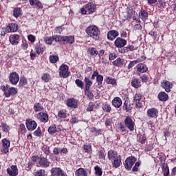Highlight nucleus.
<instances>
[{"mask_svg":"<svg viewBox=\"0 0 176 176\" xmlns=\"http://www.w3.org/2000/svg\"><path fill=\"white\" fill-rule=\"evenodd\" d=\"M127 45V40L118 37L114 41V46L118 49H123Z\"/></svg>","mask_w":176,"mask_h":176,"instance_id":"nucleus-11","label":"nucleus"},{"mask_svg":"<svg viewBox=\"0 0 176 176\" xmlns=\"http://www.w3.org/2000/svg\"><path fill=\"white\" fill-rule=\"evenodd\" d=\"M17 94V88L13 87L9 88L6 91V97L9 98L10 96H16Z\"/></svg>","mask_w":176,"mask_h":176,"instance_id":"nucleus-31","label":"nucleus"},{"mask_svg":"<svg viewBox=\"0 0 176 176\" xmlns=\"http://www.w3.org/2000/svg\"><path fill=\"white\" fill-rule=\"evenodd\" d=\"M104 81V76L101 74H98L96 77V82L98 83V86H101L102 85V82Z\"/></svg>","mask_w":176,"mask_h":176,"instance_id":"nucleus-61","label":"nucleus"},{"mask_svg":"<svg viewBox=\"0 0 176 176\" xmlns=\"http://www.w3.org/2000/svg\"><path fill=\"white\" fill-rule=\"evenodd\" d=\"M138 141V142L142 144V145H144V144H145V142H146V135H145V134L140 135Z\"/></svg>","mask_w":176,"mask_h":176,"instance_id":"nucleus-57","label":"nucleus"},{"mask_svg":"<svg viewBox=\"0 0 176 176\" xmlns=\"http://www.w3.org/2000/svg\"><path fill=\"white\" fill-rule=\"evenodd\" d=\"M85 32L89 38H91L94 41H98L101 32L97 25H91L87 28Z\"/></svg>","mask_w":176,"mask_h":176,"instance_id":"nucleus-3","label":"nucleus"},{"mask_svg":"<svg viewBox=\"0 0 176 176\" xmlns=\"http://www.w3.org/2000/svg\"><path fill=\"white\" fill-rule=\"evenodd\" d=\"M13 16L16 19H18V17H20V16H23V10H21V8H15L13 10Z\"/></svg>","mask_w":176,"mask_h":176,"instance_id":"nucleus-37","label":"nucleus"},{"mask_svg":"<svg viewBox=\"0 0 176 176\" xmlns=\"http://www.w3.org/2000/svg\"><path fill=\"white\" fill-rule=\"evenodd\" d=\"M105 82L107 85H112V86H116L118 85L116 79L109 76L106 78Z\"/></svg>","mask_w":176,"mask_h":176,"instance_id":"nucleus-44","label":"nucleus"},{"mask_svg":"<svg viewBox=\"0 0 176 176\" xmlns=\"http://www.w3.org/2000/svg\"><path fill=\"white\" fill-rule=\"evenodd\" d=\"M158 100L160 101H167L168 100V94L164 91H161L157 95Z\"/></svg>","mask_w":176,"mask_h":176,"instance_id":"nucleus-34","label":"nucleus"},{"mask_svg":"<svg viewBox=\"0 0 176 176\" xmlns=\"http://www.w3.org/2000/svg\"><path fill=\"white\" fill-rule=\"evenodd\" d=\"M60 58L57 55H50L49 61L51 64H56V63H58Z\"/></svg>","mask_w":176,"mask_h":176,"instance_id":"nucleus-45","label":"nucleus"},{"mask_svg":"<svg viewBox=\"0 0 176 176\" xmlns=\"http://www.w3.org/2000/svg\"><path fill=\"white\" fill-rule=\"evenodd\" d=\"M142 94H136L133 97V102L135 103L136 108H142V102H141V100L142 99Z\"/></svg>","mask_w":176,"mask_h":176,"instance_id":"nucleus-17","label":"nucleus"},{"mask_svg":"<svg viewBox=\"0 0 176 176\" xmlns=\"http://www.w3.org/2000/svg\"><path fill=\"white\" fill-rule=\"evenodd\" d=\"M19 25L16 23H10L6 27V32H16Z\"/></svg>","mask_w":176,"mask_h":176,"instance_id":"nucleus-28","label":"nucleus"},{"mask_svg":"<svg viewBox=\"0 0 176 176\" xmlns=\"http://www.w3.org/2000/svg\"><path fill=\"white\" fill-rule=\"evenodd\" d=\"M109 160L111 161L114 168H119L122 166V157L118 154V152L113 150H109L107 153Z\"/></svg>","mask_w":176,"mask_h":176,"instance_id":"nucleus-2","label":"nucleus"},{"mask_svg":"<svg viewBox=\"0 0 176 176\" xmlns=\"http://www.w3.org/2000/svg\"><path fill=\"white\" fill-rule=\"evenodd\" d=\"M69 67L65 64H62L59 67V76L60 78H63L64 79L69 76Z\"/></svg>","mask_w":176,"mask_h":176,"instance_id":"nucleus-5","label":"nucleus"},{"mask_svg":"<svg viewBox=\"0 0 176 176\" xmlns=\"http://www.w3.org/2000/svg\"><path fill=\"white\" fill-rule=\"evenodd\" d=\"M137 162V157L133 155L126 157L124 164V168L126 170V171H130V170L132 168V171L133 173H138L139 167L141 166V162Z\"/></svg>","mask_w":176,"mask_h":176,"instance_id":"nucleus-1","label":"nucleus"},{"mask_svg":"<svg viewBox=\"0 0 176 176\" xmlns=\"http://www.w3.org/2000/svg\"><path fill=\"white\" fill-rule=\"evenodd\" d=\"M35 137H43V133H42V130L41 126H38L37 129L33 133Z\"/></svg>","mask_w":176,"mask_h":176,"instance_id":"nucleus-58","label":"nucleus"},{"mask_svg":"<svg viewBox=\"0 0 176 176\" xmlns=\"http://www.w3.org/2000/svg\"><path fill=\"white\" fill-rule=\"evenodd\" d=\"M59 43H63V45H72L75 43V36H58V38Z\"/></svg>","mask_w":176,"mask_h":176,"instance_id":"nucleus-4","label":"nucleus"},{"mask_svg":"<svg viewBox=\"0 0 176 176\" xmlns=\"http://www.w3.org/2000/svg\"><path fill=\"white\" fill-rule=\"evenodd\" d=\"M19 132L21 134L24 135L27 133V128H25V125L24 124H20L19 126Z\"/></svg>","mask_w":176,"mask_h":176,"instance_id":"nucleus-53","label":"nucleus"},{"mask_svg":"<svg viewBox=\"0 0 176 176\" xmlns=\"http://www.w3.org/2000/svg\"><path fill=\"white\" fill-rule=\"evenodd\" d=\"M111 104L114 108L119 109L122 107L123 101L120 97L116 96L112 100Z\"/></svg>","mask_w":176,"mask_h":176,"instance_id":"nucleus-24","label":"nucleus"},{"mask_svg":"<svg viewBox=\"0 0 176 176\" xmlns=\"http://www.w3.org/2000/svg\"><path fill=\"white\" fill-rule=\"evenodd\" d=\"M139 16L142 21H146L148 20V14L146 10H140Z\"/></svg>","mask_w":176,"mask_h":176,"instance_id":"nucleus-40","label":"nucleus"},{"mask_svg":"<svg viewBox=\"0 0 176 176\" xmlns=\"http://www.w3.org/2000/svg\"><path fill=\"white\" fill-rule=\"evenodd\" d=\"M83 149L85 151V153H89V155H91L93 153V149L91 148V144H84L83 145Z\"/></svg>","mask_w":176,"mask_h":176,"instance_id":"nucleus-47","label":"nucleus"},{"mask_svg":"<svg viewBox=\"0 0 176 176\" xmlns=\"http://www.w3.org/2000/svg\"><path fill=\"white\" fill-rule=\"evenodd\" d=\"M7 174L10 176L19 175V168L16 165H12L10 168H7Z\"/></svg>","mask_w":176,"mask_h":176,"instance_id":"nucleus-20","label":"nucleus"},{"mask_svg":"<svg viewBox=\"0 0 176 176\" xmlns=\"http://www.w3.org/2000/svg\"><path fill=\"white\" fill-rule=\"evenodd\" d=\"M67 113H68V111H67V109H63L59 110L58 111V119H66Z\"/></svg>","mask_w":176,"mask_h":176,"instance_id":"nucleus-38","label":"nucleus"},{"mask_svg":"<svg viewBox=\"0 0 176 176\" xmlns=\"http://www.w3.org/2000/svg\"><path fill=\"white\" fill-rule=\"evenodd\" d=\"M28 82L27 81V78H21L19 80V86L20 87H23V86H25Z\"/></svg>","mask_w":176,"mask_h":176,"instance_id":"nucleus-63","label":"nucleus"},{"mask_svg":"<svg viewBox=\"0 0 176 176\" xmlns=\"http://www.w3.org/2000/svg\"><path fill=\"white\" fill-rule=\"evenodd\" d=\"M47 131L49 134H50L51 135H53L56 134V133H60V131H61V129L57 128L56 126V124H54L49 126Z\"/></svg>","mask_w":176,"mask_h":176,"instance_id":"nucleus-27","label":"nucleus"},{"mask_svg":"<svg viewBox=\"0 0 176 176\" xmlns=\"http://www.w3.org/2000/svg\"><path fill=\"white\" fill-rule=\"evenodd\" d=\"M30 5L31 6H34L36 9H43V5L39 0H29Z\"/></svg>","mask_w":176,"mask_h":176,"instance_id":"nucleus-26","label":"nucleus"},{"mask_svg":"<svg viewBox=\"0 0 176 176\" xmlns=\"http://www.w3.org/2000/svg\"><path fill=\"white\" fill-rule=\"evenodd\" d=\"M51 174L52 176H67V173L61 168H52Z\"/></svg>","mask_w":176,"mask_h":176,"instance_id":"nucleus-15","label":"nucleus"},{"mask_svg":"<svg viewBox=\"0 0 176 176\" xmlns=\"http://www.w3.org/2000/svg\"><path fill=\"white\" fill-rule=\"evenodd\" d=\"M41 151H43L45 155L49 156V154L50 153V147H49L47 144H44L41 148Z\"/></svg>","mask_w":176,"mask_h":176,"instance_id":"nucleus-52","label":"nucleus"},{"mask_svg":"<svg viewBox=\"0 0 176 176\" xmlns=\"http://www.w3.org/2000/svg\"><path fill=\"white\" fill-rule=\"evenodd\" d=\"M38 164L42 168H47L50 166V161L47 160V157L40 155Z\"/></svg>","mask_w":176,"mask_h":176,"instance_id":"nucleus-12","label":"nucleus"},{"mask_svg":"<svg viewBox=\"0 0 176 176\" xmlns=\"http://www.w3.org/2000/svg\"><path fill=\"white\" fill-rule=\"evenodd\" d=\"M162 171L164 173V176L170 175V168H168V164L166 163L162 164Z\"/></svg>","mask_w":176,"mask_h":176,"instance_id":"nucleus-42","label":"nucleus"},{"mask_svg":"<svg viewBox=\"0 0 176 176\" xmlns=\"http://www.w3.org/2000/svg\"><path fill=\"white\" fill-rule=\"evenodd\" d=\"M85 9L88 10V14H93V13H94V11L96 10V6L94 5V3H88L85 6Z\"/></svg>","mask_w":176,"mask_h":176,"instance_id":"nucleus-33","label":"nucleus"},{"mask_svg":"<svg viewBox=\"0 0 176 176\" xmlns=\"http://www.w3.org/2000/svg\"><path fill=\"white\" fill-rule=\"evenodd\" d=\"M43 41L46 45H52L55 41V42H58V36L54 35L52 36H46L43 38Z\"/></svg>","mask_w":176,"mask_h":176,"instance_id":"nucleus-22","label":"nucleus"},{"mask_svg":"<svg viewBox=\"0 0 176 176\" xmlns=\"http://www.w3.org/2000/svg\"><path fill=\"white\" fill-rule=\"evenodd\" d=\"M138 61L139 60H137L131 61L128 65V67H127L128 69H131V68H133L134 65H135V64H138Z\"/></svg>","mask_w":176,"mask_h":176,"instance_id":"nucleus-64","label":"nucleus"},{"mask_svg":"<svg viewBox=\"0 0 176 176\" xmlns=\"http://www.w3.org/2000/svg\"><path fill=\"white\" fill-rule=\"evenodd\" d=\"M173 86H174L173 82L167 80H163L161 82V87L162 89H164L166 93H170L171 91V89H173Z\"/></svg>","mask_w":176,"mask_h":176,"instance_id":"nucleus-14","label":"nucleus"},{"mask_svg":"<svg viewBox=\"0 0 176 176\" xmlns=\"http://www.w3.org/2000/svg\"><path fill=\"white\" fill-rule=\"evenodd\" d=\"M113 65L114 67H123V65H126V63L124 62V59L118 57L116 60L112 62Z\"/></svg>","mask_w":176,"mask_h":176,"instance_id":"nucleus-30","label":"nucleus"},{"mask_svg":"<svg viewBox=\"0 0 176 176\" xmlns=\"http://www.w3.org/2000/svg\"><path fill=\"white\" fill-rule=\"evenodd\" d=\"M34 49L36 54L39 56L40 54H43V52L46 50V47L43 45L42 43H41V41H38V43L34 45Z\"/></svg>","mask_w":176,"mask_h":176,"instance_id":"nucleus-18","label":"nucleus"},{"mask_svg":"<svg viewBox=\"0 0 176 176\" xmlns=\"http://www.w3.org/2000/svg\"><path fill=\"white\" fill-rule=\"evenodd\" d=\"M41 79L43 82L47 83V82L50 81L51 76L48 73H44L41 76Z\"/></svg>","mask_w":176,"mask_h":176,"instance_id":"nucleus-51","label":"nucleus"},{"mask_svg":"<svg viewBox=\"0 0 176 176\" xmlns=\"http://www.w3.org/2000/svg\"><path fill=\"white\" fill-rule=\"evenodd\" d=\"M19 80H20V76L16 72H12L10 74L9 81L11 83V85L16 86V85L19 83Z\"/></svg>","mask_w":176,"mask_h":176,"instance_id":"nucleus-10","label":"nucleus"},{"mask_svg":"<svg viewBox=\"0 0 176 176\" xmlns=\"http://www.w3.org/2000/svg\"><path fill=\"white\" fill-rule=\"evenodd\" d=\"M10 43L13 46H17L20 42V35L19 34H13L10 36Z\"/></svg>","mask_w":176,"mask_h":176,"instance_id":"nucleus-23","label":"nucleus"},{"mask_svg":"<svg viewBox=\"0 0 176 176\" xmlns=\"http://www.w3.org/2000/svg\"><path fill=\"white\" fill-rule=\"evenodd\" d=\"M120 95L124 101H126V100H129V92H127V91L122 90Z\"/></svg>","mask_w":176,"mask_h":176,"instance_id":"nucleus-55","label":"nucleus"},{"mask_svg":"<svg viewBox=\"0 0 176 176\" xmlns=\"http://www.w3.org/2000/svg\"><path fill=\"white\" fill-rule=\"evenodd\" d=\"M34 176H46V170L45 169H39L33 173Z\"/></svg>","mask_w":176,"mask_h":176,"instance_id":"nucleus-49","label":"nucleus"},{"mask_svg":"<svg viewBox=\"0 0 176 176\" xmlns=\"http://www.w3.org/2000/svg\"><path fill=\"white\" fill-rule=\"evenodd\" d=\"M33 109L34 112H42L43 109H45V107H43V104H41V102H35L34 106H33Z\"/></svg>","mask_w":176,"mask_h":176,"instance_id":"nucleus-32","label":"nucleus"},{"mask_svg":"<svg viewBox=\"0 0 176 176\" xmlns=\"http://www.w3.org/2000/svg\"><path fill=\"white\" fill-rule=\"evenodd\" d=\"M124 124H125L126 129L129 130V131H134V127H135V122H134L131 117L126 116L125 120H124Z\"/></svg>","mask_w":176,"mask_h":176,"instance_id":"nucleus-6","label":"nucleus"},{"mask_svg":"<svg viewBox=\"0 0 176 176\" xmlns=\"http://www.w3.org/2000/svg\"><path fill=\"white\" fill-rule=\"evenodd\" d=\"M131 85L135 89H139V87H141V81L138 78H133L131 80Z\"/></svg>","mask_w":176,"mask_h":176,"instance_id":"nucleus-39","label":"nucleus"},{"mask_svg":"<svg viewBox=\"0 0 176 176\" xmlns=\"http://www.w3.org/2000/svg\"><path fill=\"white\" fill-rule=\"evenodd\" d=\"M137 72H139L140 74H144V72H146L148 71V66L144 63H139L137 66Z\"/></svg>","mask_w":176,"mask_h":176,"instance_id":"nucleus-29","label":"nucleus"},{"mask_svg":"<svg viewBox=\"0 0 176 176\" xmlns=\"http://www.w3.org/2000/svg\"><path fill=\"white\" fill-rule=\"evenodd\" d=\"M36 118L41 123H47L49 122V113L47 112H39L36 114Z\"/></svg>","mask_w":176,"mask_h":176,"instance_id":"nucleus-8","label":"nucleus"},{"mask_svg":"<svg viewBox=\"0 0 176 176\" xmlns=\"http://www.w3.org/2000/svg\"><path fill=\"white\" fill-rule=\"evenodd\" d=\"M21 47L23 50H27L28 49V41L27 40H23Z\"/></svg>","mask_w":176,"mask_h":176,"instance_id":"nucleus-62","label":"nucleus"},{"mask_svg":"<svg viewBox=\"0 0 176 176\" xmlns=\"http://www.w3.org/2000/svg\"><path fill=\"white\" fill-rule=\"evenodd\" d=\"M157 6L158 9H165L166 6V3L163 0H159L158 2L157 3Z\"/></svg>","mask_w":176,"mask_h":176,"instance_id":"nucleus-56","label":"nucleus"},{"mask_svg":"<svg viewBox=\"0 0 176 176\" xmlns=\"http://www.w3.org/2000/svg\"><path fill=\"white\" fill-rule=\"evenodd\" d=\"M75 84L76 85L77 87H79L80 89H85V82H83L82 80L77 78L75 80Z\"/></svg>","mask_w":176,"mask_h":176,"instance_id":"nucleus-54","label":"nucleus"},{"mask_svg":"<svg viewBox=\"0 0 176 176\" xmlns=\"http://www.w3.org/2000/svg\"><path fill=\"white\" fill-rule=\"evenodd\" d=\"M119 36V32L118 30H112L107 32L108 41H115Z\"/></svg>","mask_w":176,"mask_h":176,"instance_id":"nucleus-21","label":"nucleus"},{"mask_svg":"<svg viewBox=\"0 0 176 176\" xmlns=\"http://www.w3.org/2000/svg\"><path fill=\"white\" fill-rule=\"evenodd\" d=\"M90 133L94 134L95 137H98V135H101L102 134V129H98L95 126L90 128Z\"/></svg>","mask_w":176,"mask_h":176,"instance_id":"nucleus-36","label":"nucleus"},{"mask_svg":"<svg viewBox=\"0 0 176 176\" xmlns=\"http://www.w3.org/2000/svg\"><path fill=\"white\" fill-rule=\"evenodd\" d=\"M88 52L91 56H97L98 54V51H97V49L94 47H89L88 49Z\"/></svg>","mask_w":176,"mask_h":176,"instance_id":"nucleus-60","label":"nucleus"},{"mask_svg":"<svg viewBox=\"0 0 176 176\" xmlns=\"http://www.w3.org/2000/svg\"><path fill=\"white\" fill-rule=\"evenodd\" d=\"M102 109L104 112H107V113H109L111 111H112V107H111V104H109L108 102H104L102 105Z\"/></svg>","mask_w":176,"mask_h":176,"instance_id":"nucleus-43","label":"nucleus"},{"mask_svg":"<svg viewBox=\"0 0 176 176\" xmlns=\"http://www.w3.org/2000/svg\"><path fill=\"white\" fill-rule=\"evenodd\" d=\"M84 94L85 96H87L89 100H93V98H94V95L90 91V89H88V90L84 89Z\"/></svg>","mask_w":176,"mask_h":176,"instance_id":"nucleus-50","label":"nucleus"},{"mask_svg":"<svg viewBox=\"0 0 176 176\" xmlns=\"http://www.w3.org/2000/svg\"><path fill=\"white\" fill-rule=\"evenodd\" d=\"M94 170L96 176H102V169L99 166H95Z\"/></svg>","mask_w":176,"mask_h":176,"instance_id":"nucleus-59","label":"nucleus"},{"mask_svg":"<svg viewBox=\"0 0 176 176\" xmlns=\"http://www.w3.org/2000/svg\"><path fill=\"white\" fill-rule=\"evenodd\" d=\"M1 142L3 146L1 152L6 154L9 152V148H10V140L7 138H3L1 140Z\"/></svg>","mask_w":176,"mask_h":176,"instance_id":"nucleus-16","label":"nucleus"},{"mask_svg":"<svg viewBox=\"0 0 176 176\" xmlns=\"http://www.w3.org/2000/svg\"><path fill=\"white\" fill-rule=\"evenodd\" d=\"M1 130L3 133H8L9 134V132L10 131V126L8 125V124L5 122H1Z\"/></svg>","mask_w":176,"mask_h":176,"instance_id":"nucleus-48","label":"nucleus"},{"mask_svg":"<svg viewBox=\"0 0 176 176\" xmlns=\"http://www.w3.org/2000/svg\"><path fill=\"white\" fill-rule=\"evenodd\" d=\"M146 115L150 119H157L159 116V109L151 107L147 109Z\"/></svg>","mask_w":176,"mask_h":176,"instance_id":"nucleus-7","label":"nucleus"},{"mask_svg":"<svg viewBox=\"0 0 176 176\" xmlns=\"http://www.w3.org/2000/svg\"><path fill=\"white\" fill-rule=\"evenodd\" d=\"M76 176H87V171L83 168H79L76 170Z\"/></svg>","mask_w":176,"mask_h":176,"instance_id":"nucleus-41","label":"nucleus"},{"mask_svg":"<svg viewBox=\"0 0 176 176\" xmlns=\"http://www.w3.org/2000/svg\"><path fill=\"white\" fill-rule=\"evenodd\" d=\"M98 159H100V162H105L106 156L107 155L105 154V148H102L98 152Z\"/></svg>","mask_w":176,"mask_h":176,"instance_id":"nucleus-35","label":"nucleus"},{"mask_svg":"<svg viewBox=\"0 0 176 176\" xmlns=\"http://www.w3.org/2000/svg\"><path fill=\"white\" fill-rule=\"evenodd\" d=\"M25 125L28 131H34V130L38 127V123H36V121L31 118L26 120Z\"/></svg>","mask_w":176,"mask_h":176,"instance_id":"nucleus-9","label":"nucleus"},{"mask_svg":"<svg viewBox=\"0 0 176 176\" xmlns=\"http://www.w3.org/2000/svg\"><path fill=\"white\" fill-rule=\"evenodd\" d=\"M131 104H130V101L129 100H126L123 104V110L126 111V112H129L131 109Z\"/></svg>","mask_w":176,"mask_h":176,"instance_id":"nucleus-46","label":"nucleus"},{"mask_svg":"<svg viewBox=\"0 0 176 176\" xmlns=\"http://www.w3.org/2000/svg\"><path fill=\"white\" fill-rule=\"evenodd\" d=\"M137 49H138V47L134 46V45L129 44L126 45V47H124L122 49H118V52L122 54H124L125 53H129V52H134L137 50Z\"/></svg>","mask_w":176,"mask_h":176,"instance_id":"nucleus-13","label":"nucleus"},{"mask_svg":"<svg viewBox=\"0 0 176 176\" xmlns=\"http://www.w3.org/2000/svg\"><path fill=\"white\" fill-rule=\"evenodd\" d=\"M85 88V90H89L91 86H93V81L90 78V76H85L84 78Z\"/></svg>","mask_w":176,"mask_h":176,"instance_id":"nucleus-25","label":"nucleus"},{"mask_svg":"<svg viewBox=\"0 0 176 176\" xmlns=\"http://www.w3.org/2000/svg\"><path fill=\"white\" fill-rule=\"evenodd\" d=\"M66 105H67L69 108L76 109V108H78V100L74 98H67Z\"/></svg>","mask_w":176,"mask_h":176,"instance_id":"nucleus-19","label":"nucleus"}]
</instances>
